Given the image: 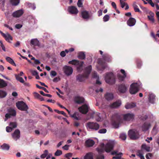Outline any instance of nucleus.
<instances>
[{
	"label": "nucleus",
	"mask_w": 159,
	"mask_h": 159,
	"mask_svg": "<svg viewBox=\"0 0 159 159\" xmlns=\"http://www.w3.org/2000/svg\"><path fill=\"white\" fill-rule=\"evenodd\" d=\"M134 116L133 113H128L121 115L116 114L113 116L112 125L115 128H117L120 123L122 122V118L125 121H132L134 119Z\"/></svg>",
	"instance_id": "f257e3e1"
},
{
	"label": "nucleus",
	"mask_w": 159,
	"mask_h": 159,
	"mask_svg": "<svg viewBox=\"0 0 159 159\" xmlns=\"http://www.w3.org/2000/svg\"><path fill=\"white\" fill-rule=\"evenodd\" d=\"M100 147L96 148L97 151L99 153L103 152L104 149L106 152H109L113 149L114 144L112 143L108 142L105 146L104 143H102L100 145Z\"/></svg>",
	"instance_id": "f03ea898"
},
{
	"label": "nucleus",
	"mask_w": 159,
	"mask_h": 159,
	"mask_svg": "<svg viewBox=\"0 0 159 159\" xmlns=\"http://www.w3.org/2000/svg\"><path fill=\"white\" fill-rule=\"evenodd\" d=\"M68 63L77 66V70L78 71H81L83 70V65L84 64L83 61H80L78 60L74 59L69 61Z\"/></svg>",
	"instance_id": "7ed1b4c3"
},
{
	"label": "nucleus",
	"mask_w": 159,
	"mask_h": 159,
	"mask_svg": "<svg viewBox=\"0 0 159 159\" xmlns=\"http://www.w3.org/2000/svg\"><path fill=\"white\" fill-rule=\"evenodd\" d=\"M105 79L106 82L109 84H112L115 83V78L111 72L107 73Z\"/></svg>",
	"instance_id": "20e7f679"
},
{
	"label": "nucleus",
	"mask_w": 159,
	"mask_h": 159,
	"mask_svg": "<svg viewBox=\"0 0 159 159\" xmlns=\"http://www.w3.org/2000/svg\"><path fill=\"white\" fill-rule=\"evenodd\" d=\"M128 135L130 139L136 140L139 137V132L134 129L129 130L128 132Z\"/></svg>",
	"instance_id": "39448f33"
},
{
	"label": "nucleus",
	"mask_w": 159,
	"mask_h": 159,
	"mask_svg": "<svg viewBox=\"0 0 159 159\" xmlns=\"http://www.w3.org/2000/svg\"><path fill=\"white\" fill-rule=\"evenodd\" d=\"M87 125V128L93 131H97L100 128L99 124L96 122H89Z\"/></svg>",
	"instance_id": "423d86ee"
},
{
	"label": "nucleus",
	"mask_w": 159,
	"mask_h": 159,
	"mask_svg": "<svg viewBox=\"0 0 159 159\" xmlns=\"http://www.w3.org/2000/svg\"><path fill=\"white\" fill-rule=\"evenodd\" d=\"M18 109H28V107L25 102L23 101H18L16 103Z\"/></svg>",
	"instance_id": "0eeeda50"
},
{
	"label": "nucleus",
	"mask_w": 159,
	"mask_h": 159,
	"mask_svg": "<svg viewBox=\"0 0 159 159\" xmlns=\"http://www.w3.org/2000/svg\"><path fill=\"white\" fill-rule=\"evenodd\" d=\"M139 91L138 86L137 83H133L130 87V93L131 94H135Z\"/></svg>",
	"instance_id": "6e6552de"
},
{
	"label": "nucleus",
	"mask_w": 159,
	"mask_h": 159,
	"mask_svg": "<svg viewBox=\"0 0 159 159\" xmlns=\"http://www.w3.org/2000/svg\"><path fill=\"white\" fill-rule=\"evenodd\" d=\"M63 70L65 74L67 76L71 75L73 72L72 68L70 66H65L63 67Z\"/></svg>",
	"instance_id": "1a4fd4ad"
},
{
	"label": "nucleus",
	"mask_w": 159,
	"mask_h": 159,
	"mask_svg": "<svg viewBox=\"0 0 159 159\" xmlns=\"http://www.w3.org/2000/svg\"><path fill=\"white\" fill-rule=\"evenodd\" d=\"M68 11L71 14L76 15L78 12V11L76 7L73 6H69L68 8Z\"/></svg>",
	"instance_id": "9d476101"
},
{
	"label": "nucleus",
	"mask_w": 159,
	"mask_h": 159,
	"mask_svg": "<svg viewBox=\"0 0 159 159\" xmlns=\"http://www.w3.org/2000/svg\"><path fill=\"white\" fill-rule=\"evenodd\" d=\"M84 98L82 97L76 96L74 98L75 102L77 104H80L84 102Z\"/></svg>",
	"instance_id": "9b49d317"
},
{
	"label": "nucleus",
	"mask_w": 159,
	"mask_h": 159,
	"mask_svg": "<svg viewBox=\"0 0 159 159\" xmlns=\"http://www.w3.org/2000/svg\"><path fill=\"white\" fill-rule=\"evenodd\" d=\"M12 136L13 139L15 141L19 139L20 137V132L19 129H16L12 134Z\"/></svg>",
	"instance_id": "f8f14e48"
},
{
	"label": "nucleus",
	"mask_w": 159,
	"mask_h": 159,
	"mask_svg": "<svg viewBox=\"0 0 159 159\" xmlns=\"http://www.w3.org/2000/svg\"><path fill=\"white\" fill-rule=\"evenodd\" d=\"M121 104V101L120 100H118L111 104L109 105V107L111 108H117L120 107Z\"/></svg>",
	"instance_id": "ddd939ff"
},
{
	"label": "nucleus",
	"mask_w": 159,
	"mask_h": 159,
	"mask_svg": "<svg viewBox=\"0 0 159 159\" xmlns=\"http://www.w3.org/2000/svg\"><path fill=\"white\" fill-rule=\"evenodd\" d=\"M118 91L121 93H124L127 90V87L125 84H121L118 86Z\"/></svg>",
	"instance_id": "4468645a"
},
{
	"label": "nucleus",
	"mask_w": 159,
	"mask_h": 159,
	"mask_svg": "<svg viewBox=\"0 0 159 159\" xmlns=\"http://www.w3.org/2000/svg\"><path fill=\"white\" fill-rule=\"evenodd\" d=\"M10 111H9V113H7L5 115V117L6 119H5V121L6 120L8 119V118L11 117V116H15L16 115V110H9Z\"/></svg>",
	"instance_id": "2eb2a0df"
},
{
	"label": "nucleus",
	"mask_w": 159,
	"mask_h": 159,
	"mask_svg": "<svg viewBox=\"0 0 159 159\" xmlns=\"http://www.w3.org/2000/svg\"><path fill=\"white\" fill-rule=\"evenodd\" d=\"M136 22V20L132 17L130 18L127 21V25L129 26H134Z\"/></svg>",
	"instance_id": "dca6fc26"
},
{
	"label": "nucleus",
	"mask_w": 159,
	"mask_h": 159,
	"mask_svg": "<svg viewBox=\"0 0 159 159\" xmlns=\"http://www.w3.org/2000/svg\"><path fill=\"white\" fill-rule=\"evenodd\" d=\"M81 15L84 19H88L90 17V15L89 12L86 10L81 11Z\"/></svg>",
	"instance_id": "f3484780"
},
{
	"label": "nucleus",
	"mask_w": 159,
	"mask_h": 159,
	"mask_svg": "<svg viewBox=\"0 0 159 159\" xmlns=\"http://www.w3.org/2000/svg\"><path fill=\"white\" fill-rule=\"evenodd\" d=\"M23 13L22 10H20L14 12L12 14V16L15 17H19L22 15Z\"/></svg>",
	"instance_id": "a211bd4d"
},
{
	"label": "nucleus",
	"mask_w": 159,
	"mask_h": 159,
	"mask_svg": "<svg viewBox=\"0 0 159 159\" xmlns=\"http://www.w3.org/2000/svg\"><path fill=\"white\" fill-rule=\"evenodd\" d=\"M92 70V66L89 65L86 67L85 69V71L84 73L85 76L86 77H88L89 74L91 73Z\"/></svg>",
	"instance_id": "6ab92c4d"
},
{
	"label": "nucleus",
	"mask_w": 159,
	"mask_h": 159,
	"mask_svg": "<svg viewBox=\"0 0 159 159\" xmlns=\"http://www.w3.org/2000/svg\"><path fill=\"white\" fill-rule=\"evenodd\" d=\"M30 43L31 46L33 45L34 46H37L38 47L40 46L39 42L37 39H32L31 40Z\"/></svg>",
	"instance_id": "aec40b11"
},
{
	"label": "nucleus",
	"mask_w": 159,
	"mask_h": 159,
	"mask_svg": "<svg viewBox=\"0 0 159 159\" xmlns=\"http://www.w3.org/2000/svg\"><path fill=\"white\" fill-rule=\"evenodd\" d=\"M150 123L145 122L142 125V129L143 131H146L147 130L150 126Z\"/></svg>",
	"instance_id": "412c9836"
},
{
	"label": "nucleus",
	"mask_w": 159,
	"mask_h": 159,
	"mask_svg": "<svg viewBox=\"0 0 159 159\" xmlns=\"http://www.w3.org/2000/svg\"><path fill=\"white\" fill-rule=\"evenodd\" d=\"M104 97L107 101H110L113 99L114 95L112 93H107L105 95Z\"/></svg>",
	"instance_id": "4be33fe9"
},
{
	"label": "nucleus",
	"mask_w": 159,
	"mask_h": 159,
	"mask_svg": "<svg viewBox=\"0 0 159 159\" xmlns=\"http://www.w3.org/2000/svg\"><path fill=\"white\" fill-rule=\"evenodd\" d=\"M155 95L153 94H149L148 97V101L149 102L152 104L154 103L155 100Z\"/></svg>",
	"instance_id": "5701e85b"
},
{
	"label": "nucleus",
	"mask_w": 159,
	"mask_h": 159,
	"mask_svg": "<svg viewBox=\"0 0 159 159\" xmlns=\"http://www.w3.org/2000/svg\"><path fill=\"white\" fill-rule=\"evenodd\" d=\"M94 143H95L93 140L90 139L86 140L85 143V145L88 147L93 146Z\"/></svg>",
	"instance_id": "b1692460"
},
{
	"label": "nucleus",
	"mask_w": 159,
	"mask_h": 159,
	"mask_svg": "<svg viewBox=\"0 0 159 159\" xmlns=\"http://www.w3.org/2000/svg\"><path fill=\"white\" fill-rule=\"evenodd\" d=\"M136 106V104L134 103H127L125 105V107L126 109L132 108Z\"/></svg>",
	"instance_id": "393cba45"
},
{
	"label": "nucleus",
	"mask_w": 159,
	"mask_h": 159,
	"mask_svg": "<svg viewBox=\"0 0 159 159\" xmlns=\"http://www.w3.org/2000/svg\"><path fill=\"white\" fill-rule=\"evenodd\" d=\"M5 40L8 42L11 43L10 40H12L13 39L12 37L8 33H7L5 34V35L3 37Z\"/></svg>",
	"instance_id": "a878e982"
},
{
	"label": "nucleus",
	"mask_w": 159,
	"mask_h": 159,
	"mask_svg": "<svg viewBox=\"0 0 159 159\" xmlns=\"http://www.w3.org/2000/svg\"><path fill=\"white\" fill-rule=\"evenodd\" d=\"M85 76V74L84 73L83 75H79L76 76V80L79 82H82L84 80L85 78H87Z\"/></svg>",
	"instance_id": "bb28decb"
},
{
	"label": "nucleus",
	"mask_w": 159,
	"mask_h": 159,
	"mask_svg": "<svg viewBox=\"0 0 159 159\" xmlns=\"http://www.w3.org/2000/svg\"><path fill=\"white\" fill-rule=\"evenodd\" d=\"M102 57L103 59L105 61L108 62L111 61V57L108 54L103 55Z\"/></svg>",
	"instance_id": "cd10ccee"
},
{
	"label": "nucleus",
	"mask_w": 159,
	"mask_h": 159,
	"mask_svg": "<svg viewBox=\"0 0 159 159\" xmlns=\"http://www.w3.org/2000/svg\"><path fill=\"white\" fill-rule=\"evenodd\" d=\"M78 58L81 60L84 59L85 58V53L83 52H79L78 53Z\"/></svg>",
	"instance_id": "c85d7f7f"
},
{
	"label": "nucleus",
	"mask_w": 159,
	"mask_h": 159,
	"mask_svg": "<svg viewBox=\"0 0 159 159\" xmlns=\"http://www.w3.org/2000/svg\"><path fill=\"white\" fill-rule=\"evenodd\" d=\"M7 85V83L3 80L0 79V88H4Z\"/></svg>",
	"instance_id": "c756f323"
},
{
	"label": "nucleus",
	"mask_w": 159,
	"mask_h": 159,
	"mask_svg": "<svg viewBox=\"0 0 159 159\" xmlns=\"http://www.w3.org/2000/svg\"><path fill=\"white\" fill-rule=\"evenodd\" d=\"M141 150L142 152L143 150H145L146 151L148 152L150 151V147L147 146L145 144H143L141 146Z\"/></svg>",
	"instance_id": "7c9ffc66"
},
{
	"label": "nucleus",
	"mask_w": 159,
	"mask_h": 159,
	"mask_svg": "<svg viewBox=\"0 0 159 159\" xmlns=\"http://www.w3.org/2000/svg\"><path fill=\"white\" fill-rule=\"evenodd\" d=\"M6 59L7 62H9L11 64L15 66H16V64L14 62L13 60L11 57H7L6 58Z\"/></svg>",
	"instance_id": "2f4dec72"
},
{
	"label": "nucleus",
	"mask_w": 159,
	"mask_h": 159,
	"mask_svg": "<svg viewBox=\"0 0 159 159\" xmlns=\"http://www.w3.org/2000/svg\"><path fill=\"white\" fill-rule=\"evenodd\" d=\"M84 159H93V156L91 152L87 153L84 157Z\"/></svg>",
	"instance_id": "473e14b6"
},
{
	"label": "nucleus",
	"mask_w": 159,
	"mask_h": 159,
	"mask_svg": "<svg viewBox=\"0 0 159 159\" xmlns=\"http://www.w3.org/2000/svg\"><path fill=\"white\" fill-rule=\"evenodd\" d=\"M133 7L134 9V11L135 12H139L141 13V11L139 10V8L138 7V6L136 4V2L133 3Z\"/></svg>",
	"instance_id": "72a5a7b5"
},
{
	"label": "nucleus",
	"mask_w": 159,
	"mask_h": 159,
	"mask_svg": "<svg viewBox=\"0 0 159 159\" xmlns=\"http://www.w3.org/2000/svg\"><path fill=\"white\" fill-rule=\"evenodd\" d=\"M1 148L3 150H8L9 149L10 146L8 144L4 143L1 146Z\"/></svg>",
	"instance_id": "f704fd0d"
},
{
	"label": "nucleus",
	"mask_w": 159,
	"mask_h": 159,
	"mask_svg": "<svg viewBox=\"0 0 159 159\" xmlns=\"http://www.w3.org/2000/svg\"><path fill=\"white\" fill-rule=\"evenodd\" d=\"M98 63L99 65L102 66V69L104 70L105 68V66H104L105 62L103 61L101 58L98 59Z\"/></svg>",
	"instance_id": "c9c22d12"
},
{
	"label": "nucleus",
	"mask_w": 159,
	"mask_h": 159,
	"mask_svg": "<svg viewBox=\"0 0 159 159\" xmlns=\"http://www.w3.org/2000/svg\"><path fill=\"white\" fill-rule=\"evenodd\" d=\"M15 76L16 79L17 80L19 81L22 83L23 84L24 83L25 81L22 77H20L18 75H17V74L15 75Z\"/></svg>",
	"instance_id": "e433bc0d"
},
{
	"label": "nucleus",
	"mask_w": 159,
	"mask_h": 159,
	"mask_svg": "<svg viewBox=\"0 0 159 159\" xmlns=\"http://www.w3.org/2000/svg\"><path fill=\"white\" fill-rule=\"evenodd\" d=\"M89 107L86 104H85L80 107L78 109H89Z\"/></svg>",
	"instance_id": "4c0bfd02"
},
{
	"label": "nucleus",
	"mask_w": 159,
	"mask_h": 159,
	"mask_svg": "<svg viewBox=\"0 0 159 159\" xmlns=\"http://www.w3.org/2000/svg\"><path fill=\"white\" fill-rule=\"evenodd\" d=\"M126 75H123L121 74H119L117 75V77L119 80L120 81H123L125 78L126 77Z\"/></svg>",
	"instance_id": "58836bf2"
},
{
	"label": "nucleus",
	"mask_w": 159,
	"mask_h": 159,
	"mask_svg": "<svg viewBox=\"0 0 159 159\" xmlns=\"http://www.w3.org/2000/svg\"><path fill=\"white\" fill-rule=\"evenodd\" d=\"M7 93L4 91L0 90V98H3L6 96Z\"/></svg>",
	"instance_id": "ea45409f"
},
{
	"label": "nucleus",
	"mask_w": 159,
	"mask_h": 159,
	"mask_svg": "<svg viewBox=\"0 0 159 159\" xmlns=\"http://www.w3.org/2000/svg\"><path fill=\"white\" fill-rule=\"evenodd\" d=\"M154 13H152V14L150 16H148V17L149 20L152 23H154L155 21L154 18Z\"/></svg>",
	"instance_id": "a19ab883"
},
{
	"label": "nucleus",
	"mask_w": 159,
	"mask_h": 159,
	"mask_svg": "<svg viewBox=\"0 0 159 159\" xmlns=\"http://www.w3.org/2000/svg\"><path fill=\"white\" fill-rule=\"evenodd\" d=\"M20 2V0H11V3L13 6H16Z\"/></svg>",
	"instance_id": "79ce46f5"
},
{
	"label": "nucleus",
	"mask_w": 159,
	"mask_h": 159,
	"mask_svg": "<svg viewBox=\"0 0 159 159\" xmlns=\"http://www.w3.org/2000/svg\"><path fill=\"white\" fill-rule=\"evenodd\" d=\"M142 150H140L138 151L137 152V155L139 156L140 159H145L144 156H143L142 154Z\"/></svg>",
	"instance_id": "37998d69"
},
{
	"label": "nucleus",
	"mask_w": 159,
	"mask_h": 159,
	"mask_svg": "<svg viewBox=\"0 0 159 159\" xmlns=\"http://www.w3.org/2000/svg\"><path fill=\"white\" fill-rule=\"evenodd\" d=\"M111 154L112 155H116L118 156H121L123 155V154L122 152H120L118 153V151H114L111 152Z\"/></svg>",
	"instance_id": "c03bdc74"
},
{
	"label": "nucleus",
	"mask_w": 159,
	"mask_h": 159,
	"mask_svg": "<svg viewBox=\"0 0 159 159\" xmlns=\"http://www.w3.org/2000/svg\"><path fill=\"white\" fill-rule=\"evenodd\" d=\"M48 155V150H45L44 152V153L40 156V157L41 158H45Z\"/></svg>",
	"instance_id": "a18cd8bd"
},
{
	"label": "nucleus",
	"mask_w": 159,
	"mask_h": 159,
	"mask_svg": "<svg viewBox=\"0 0 159 159\" xmlns=\"http://www.w3.org/2000/svg\"><path fill=\"white\" fill-rule=\"evenodd\" d=\"M36 87L37 88H38L40 89H42L45 92L47 93H49L48 91V90H47L45 88L43 87L40 86L38 84H36Z\"/></svg>",
	"instance_id": "49530a36"
},
{
	"label": "nucleus",
	"mask_w": 159,
	"mask_h": 159,
	"mask_svg": "<svg viewBox=\"0 0 159 159\" xmlns=\"http://www.w3.org/2000/svg\"><path fill=\"white\" fill-rule=\"evenodd\" d=\"M40 93L42 95L44 96L48 97L49 98H51L52 97V95L49 94H46L44 93L42 91H39Z\"/></svg>",
	"instance_id": "de8ad7c7"
},
{
	"label": "nucleus",
	"mask_w": 159,
	"mask_h": 159,
	"mask_svg": "<svg viewBox=\"0 0 159 159\" xmlns=\"http://www.w3.org/2000/svg\"><path fill=\"white\" fill-rule=\"evenodd\" d=\"M139 118L143 120H145L147 118V116L146 115H143V116L139 115Z\"/></svg>",
	"instance_id": "09e8293b"
},
{
	"label": "nucleus",
	"mask_w": 159,
	"mask_h": 159,
	"mask_svg": "<svg viewBox=\"0 0 159 159\" xmlns=\"http://www.w3.org/2000/svg\"><path fill=\"white\" fill-rule=\"evenodd\" d=\"M120 137L122 140H125L126 138V135L125 134H121L120 135Z\"/></svg>",
	"instance_id": "8fccbe9b"
},
{
	"label": "nucleus",
	"mask_w": 159,
	"mask_h": 159,
	"mask_svg": "<svg viewBox=\"0 0 159 159\" xmlns=\"http://www.w3.org/2000/svg\"><path fill=\"white\" fill-rule=\"evenodd\" d=\"M62 154V152L61 150H57V151L55 153V156H59L61 155Z\"/></svg>",
	"instance_id": "3c124183"
},
{
	"label": "nucleus",
	"mask_w": 159,
	"mask_h": 159,
	"mask_svg": "<svg viewBox=\"0 0 159 159\" xmlns=\"http://www.w3.org/2000/svg\"><path fill=\"white\" fill-rule=\"evenodd\" d=\"M10 125L11 126V127L12 128H15L17 127V124L15 122H11L10 123Z\"/></svg>",
	"instance_id": "603ef678"
},
{
	"label": "nucleus",
	"mask_w": 159,
	"mask_h": 159,
	"mask_svg": "<svg viewBox=\"0 0 159 159\" xmlns=\"http://www.w3.org/2000/svg\"><path fill=\"white\" fill-rule=\"evenodd\" d=\"M110 17L108 15H106L103 17V20L105 22L108 21Z\"/></svg>",
	"instance_id": "864d4df0"
},
{
	"label": "nucleus",
	"mask_w": 159,
	"mask_h": 159,
	"mask_svg": "<svg viewBox=\"0 0 159 159\" xmlns=\"http://www.w3.org/2000/svg\"><path fill=\"white\" fill-rule=\"evenodd\" d=\"M107 131L106 129H102L99 130L98 133L100 134H104L106 133Z\"/></svg>",
	"instance_id": "5fc2aeb1"
},
{
	"label": "nucleus",
	"mask_w": 159,
	"mask_h": 159,
	"mask_svg": "<svg viewBox=\"0 0 159 159\" xmlns=\"http://www.w3.org/2000/svg\"><path fill=\"white\" fill-rule=\"evenodd\" d=\"M77 5L79 7H83L82 0H78L77 3Z\"/></svg>",
	"instance_id": "6e6d98bb"
},
{
	"label": "nucleus",
	"mask_w": 159,
	"mask_h": 159,
	"mask_svg": "<svg viewBox=\"0 0 159 159\" xmlns=\"http://www.w3.org/2000/svg\"><path fill=\"white\" fill-rule=\"evenodd\" d=\"M55 111L58 113V114H61L63 115L64 116H66V114L63 111H59V110H54Z\"/></svg>",
	"instance_id": "4d7b16f0"
},
{
	"label": "nucleus",
	"mask_w": 159,
	"mask_h": 159,
	"mask_svg": "<svg viewBox=\"0 0 159 159\" xmlns=\"http://www.w3.org/2000/svg\"><path fill=\"white\" fill-rule=\"evenodd\" d=\"M104 156L103 154H99L97 156L96 159H104Z\"/></svg>",
	"instance_id": "13d9d810"
},
{
	"label": "nucleus",
	"mask_w": 159,
	"mask_h": 159,
	"mask_svg": "<svg viewBox=\"0 0 159 159\" xmlns=\"http://www.w3.org/2000/svg\"><path fill=\"white\" fill-rule=\"evenodd\" d=\"M152 156V154L150 153H148L146 155V157L147 159H150L149 157H151Z\"/></svg>",
	"instance_id": "bf43d9fd"
},
{
	"label": "nucleus",
	"mask_w": 159,
	"mask_h": 159,
	"mask_svg": "<svg viewBox=\"0 0 159 159\" xmlns=\"http://www.w3.org/2000/svg\"><path fill=\"white\" fill-rule=\"evenodd\" d=\"M120 4L121 5V7L122 8H123L126 5V4L124 2L123 0H120Z\"/></svg>",
	"instance_id": "052dcab7"
},
{
	"label": "nucleus",
	"mask_w": 159,
	"mask_h": 159,
	"mask_svg": "<svg viewBox=\"0 0 159 159\" xmlns=\"http://www.w3.org/2000/svg\"><path fill=\"white\" fill-rule=\"evenodd\" d=\"M72 154L71 153H66L65 155V157L67 158H69L71 157L72 156Z\"/></svg>",
	"instance_id": "680f3d73"
},
{
	"label": "nucleus",
	"mask_w": 159,
	"mask_h": 159,
	"mask_svg": "<svg viewBox=\"0 0 159 159\" xmlns=\"http://www.w3.org/2000/svg\"><path fill=\"white\" fill-rule=\"evenodd\" d=\"M12 128H11V127L9 126H7L6 127V130L7 132H11L12 131Z\"/></svg>",
	"instance_id": "e2e57ef3"
},
{
	"label": "nucleus",
	"mask_w": 159,
	"mask_h": 159,
	"mask_svg": "<svg viewBox=\"0 0 159 159\" xmlns=\"http://www.w3.org/2000/svg\"><path fill=\"white\" fill-rule=\"evenodd\" d=\"M79 111L80 113L83 114H86L88 112L89 110H79Z\"/></svg>",
	"instance_id": "0e129e2a"
},
{
	"label": "nucleus",
	"mask_w": 159,
	"mask_h": 159,
	"mask_svg": "<svg viewBox=\"0 0 159 159\" xmlns=\"http://www.w3.org/2000/svg\"><path fill=\"white\" fill-rule=\"evenodd\" d=\"M31 72L32 75L34 76H36L38 74V73L36 70H32Z\"/></svg>",
	"instance_id": "69168bd1"
},
{
	"label": "nucleus",
	"mask_w": 159,
	"mask_h": 159,
	"mask_svg": "<svg viewBox=\"0 0 159 159\" xmlns=\"http://www.w3.org/2000/svg\"><path fill=\"white\" fill-rule=\"evenodd\" d=\"M142 66V62L141 61L137 62V66L138 68H140Z\"/></svg>",
	"instance_id": "338daca9"
},
{
	"label": "nucleus",
	"mask_w": 159,
	"mask_h": 159,
	"mask_svg": "<svg viewBox=\"0 0 159 159\" xmlns=\"http://www.w3.org/2000/svg\"><path fill=\"white\" fill-rule=\"evenodd\" d=\"M59 77H56L53 80V81L54 82H56L60 80Z\"/></svg>",
	"instance_id": "774afa93"
}]
</instances>
